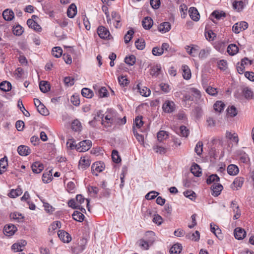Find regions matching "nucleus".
<instances>
[{
    "label": "nucleus",
    "mask_w": 254,
    "mask_h": 254,
    "mask_svg": "<svg viewBox=\"0 0 254 254\" xmlns=\"http://www.w3.org/2000/svg\"><path fill=\"white\" fill-rule=\"evenodd\" d=\"M86 242L85 239L81 238L73 243L71 247L72 252L75 254H78L82 252L85 248Z\"/></svg>",
    "instance_id": "obj_1"
},
{
    "label": "nucleus",
    "mask_w": 254,
    "mask_h": 254,
    "mask_svg": "<svg viewBox=\"0 0 254 254\" xmlns=\"http://www.w3.org/2000/svg\"><path fill=\"white\" fill-rule=\"evenodd\" d=\"M98 118L102 119V124L107 127H111L114 122V119L110 115H107L103 119V115L100 111L97 112V117H94V120H97Z\"/></svg>",
    "instance_id": "obj_2"
},
{
    "label": "nucleus",
    "mask_w": 254,
    "mask_h": 254,
    "mask_svg": "<svg viewBox=\"0 0 254 254\" xmlns=\"http://www.w3.org/2000/svg\"><path fill=\"white\" fill-rule=\"evenodd\" d=\"M92 142L89 140H85L80 141L78 145H76V150L79 152H85L91 147Z\"/></svg>",
    "instance_id": "obj_3"
},
{
    "label": "nucleus",
    "mask_w": 254,
    "mask_h": 254,
    "mask_svg": "<svg viewBox=\"0 0 254 254\" xmlns=\"http://www.w3.org/2000/svg\"><path fill=\"white\" fill-rule=\"evenodd\" d=\"M248 27V23L246 21H241L235 23L232 27L233 31L236 33L238 34L241 31H244L247 29Z\"/></svg>",
    "instance_id": "obj_4"
},
{
    "label": "nucleus",
    "mask_w": 254,
    "mask_h": 254,
    "mask_svg": "<svg viewBox=\"0 0 254 254\" xmlns=\"http://www.w3.org/2000/svg\"><path fill=\"white\" fill-rule=\"evenodd\" d=\"M105 168V165L103 162H96L93 164L91 167L92 172L93 175H98V173L101 172Z\"/></svg>",
    "instance_id": "obj_5"
},
{
    "label": "nucleus",
    "mask_w": 254,
    "mask_h": 254,
    "mask_svg": "<svg viewBox=\"0 0 254 254\" xmlns=\"http://www.w3.org/2000/svg\"><path fill=\"white\" fill-rule=\"evenodd\" d=\"M162 109L165 113H172L175 111V104L173 101L166 100L163 104Z\"/></svg>",
    "instance_id": "obj_6"
},
{
    "label": "nucleus",
    "mask_w": 254,
    "mask_h": 254,
    "mask_svg": "<svg viewBox=\"0 0 254 254\" xmlns=\"http://www.w3.org/2000/svg\"><path fill=\"white\" fill-rule=\"evenodd\" d=\"M58 235L60 239L64 243H68L71 241L70 235L64 230H59L58 233Z\"/></svg>",
    "instance_id": "obj_7"
},
{
    "label": "nucleus",
    "mask_w": 254,
    "mask_h": 254,
    "mask_svg": "<svg viewBox=\"0 0 254 254\" xmlns=\"http://www.w3.org/2000/svg\"><path fill=\"white\" fill-rule=\"evenodd\" d=\"M223 186L218 183H214L211 187V194L216 197L218 196L223 190Z\"/></svg>",
    "instance_id": "obj_8"
},
{
    "label": "nucleus",
    "mask_w": 254,
    "mask_h": 254,
    "mask_svg": "<svg viewBox=\"0 0 254 254\" xmlns=\"http://www.w3.org/2000/svg\"><path fill=\"white\" fill-rule=\"evenodd\" d=\"M99 36L102 39H106L110 36L109 30L103 26H99L97 29Z\"/></svg>",
    "instance_id": "obj_9"
},
{
    "label": "nucleus",
    "mask_w": 254,
    "mask_h": 254,
    "mask_svg": "<svg viewBox=\"0 0 254 254\" xmlns=\"http://www.w3.org/2000/svg\"><path fill=\"white\" fill-rule=\"evenodd\" d=\"M234 234L235 238L238 240H242L246 236L245 230L240 227H237L235 229Z\"/></svg>",
    "instance_id": "obj_10"
},
{
    "label": "nucleus",
    "mask_w": 254,
    "mask_h": 254,
    "mask_svg": "<svg viewBox=\"0 0 254 254\" xmlns=\"http://www.w3.org/2000/svg\"><path fill=\"white\" fill-rule=\"evenodd\" d=\"M26 244L27 242L26 241L22 240L20 242L13 244L11 246V249L16 252H21Z\"/></svg>",
    "instance_id": "obj_11"
},
{
    "label": "nucleus",
    "mask_w": 254,
    "mask_h": 254,
    "mask_svg": "<svg viewBox=\"0 0 254 254\" xmlns=\"http://www.w3.org/2000/svg\"><path fill=\"white\" fill-rule=\"evenodd\" d=\"M17 228L14 225H8L4 228V233L7 236H12L16 231Z\"/></svg>",
    "instance_id": "obj_12"
},
{
    "label": "nucleus",
    "mask_w": 254,
    "mask_h": 254,
    "mask_svg": "<svg viewBox=\"0 0 254 254\" xmlns=\"http://www.w3.org/2000/svg\"><path fill=\"white\" fill-rule=\"evenodd\" d=\"M17 152L20 155L26 156L31 153V149L27 146L20 145L17 148Z\"/></svg>",
    "instance_id": "obj_13"
},
{
    "label": "nucleus",
    "mask_w": 254,
    "mask_h": 254,
    "mask_svg": "<svg viewBox=\"0 0 254 254\" xmlns=\"http://www.w3.org/2000/svg\"><path fill=\"white\" fill-rule=\"evenodd\" d=\"M90 165V161L88 157H81L79 162V167L82 170L87 168Z\"/></svg>",
    "instance_id": "obj_14"
},
{
    "label": "nucleus",
    "mask_w": 254,
    "mask_h": 254,
    "mask_svg": "<svg viewBox=\"0 0 254 254\" xmlns=\"http://www.w3.org/2000/svg\"><path fill=\"white\" fill-rule=\"evenodd\" d=\"M245 60H247L249 61L250 65H251L253 64V61L249 60L247 58H244V59H242L241 63L240 64L238 63L237 66V71L240 74H243L245 69V67L244 65V62H245Z\"/></svg>",
    "instance_id": "obj_15"
},
{
    "label": "nucleus",
    "mask_w": 254,
    "mask_h": 254,
    "mask_svg": "<svg viewBox=\"0 0 254 254\" xmlns=\"http://www.w3.org/2000/svg\"><path fill=\"white\" fill-rule=\"evenodd\" d=\"M153 24V21L150 17H145L142 21L143 27L146 30L150 29Z\"/></svg>",
    "instance_id": "obj_16"
},
{
    "label": "nucleus",
    "mask_w": 254,
    "mask_h": 254,
    "mask_svg": "<svg viewBox=\"0 0 254 254\" xmlns=\"http://www.w3.org/2000/svg\"><path fill=\"white\" fill-rule=\"evenodd\" d=\"M171 28V25L169 22H164L159 25L158 30L162 33H165L170 31Z\"/></svg>",
    "instance_id": "obj_17"
},
{
    "label": "nucleus",
    "mask_w": 254,
    "mask_h": 254,
    "mask_svg": "<svg viewBox=\"0 0 254 254\" xmlns=\"http://www.w3.org/2000/svg\"><path fill=\"white\" fill-rule=\"evenodd\" d=\"M31 169L33 173L39 174L44 169V166L42 163L39 162H36L32 165Z\"/></svg>",
    "instance_id": "obj_18"
},
{
    "label": "nucleus",
    "mask_w": 254,
    "mask_h": 254,
    "mask_svg": "<svg viewBox=\"0 0 254 254\" xmlns=\"http://www.w3.org/2000/svg\"><path fill=\"white\" fill-rule=\"evenodd\" d=\"M2 16L4 20L6 21H11L13 19L14 14L12 10L6 9L3 11Z\"/></svg>",
    "instance_id": "obj_19"
},
{
    "label": "nucleus",
    "mask_w": 254,
    "mask_h": 254,
    "mask_svg": "<svg viewBox=\"0 0 254 254\" xmlns=\"http://www.w3.org/2000/svg\"><path fill=\"white\" fill-rule=\"evenodd\" d=\"M189 14L190 17L195 21H197L199 19V14L195 7H190L189 10Z\"/></svg>",
    "instance_id": "obj_20"
},
{
    "label": "nucleus",
    "mask_w": 254,
    "mask_h": 254,
    "mask_svg": "<svg viewBox=\"0 0 254 254\" xmlns=\"http://www.w3.org/2000/svg\"><path fill=\"white\" fill-rule=\"evenodd\" d=\"M27 24L29 27L34 29L36 31L39 32L41 30V27L37 22L35 21V20L28 19L27 21Z\"/></svg>",
    "instance_id": "obj_21"
},
{
    "label": "nucleus",
    "mask_w": 254,
    "mask_h": 254,
    "mask_svg": "<svg viewBox=\"0 0 254 254\" xmlns=\"http://www.w3.org/2000/svg\"><path fill=\"white\" fill-rule=\"evenodd\" d=\"M239 168L234 164H230L227 167V172L231 176H235L239 173Z\"/></svg>",
    "instance_id": "obj_22"
},
{
    "label": "nucleus",
    "mask_w": 254,
    "mask_h": 254,
    "mask_svg": "<svg viewBox=\"0 0 254 254\" xmlns=\"http://www.w3.org/2000/svg\"><path fill=\"white\" fill-rule=\"evenodd\" d=\"M161 70V66L160 64H156L151 67L150 69V74L155 77H157L159 75Z\"/></svg>",
    "instance_id": "obj_23"
},
{
    "label": "nucleus",
    "mask_w": 254,
    "mask_h": 254,
    "mask_svg": "<svg viewBox=\"0 0 254 254\" xmlns=\"http://www.w3.org/2000/svg\"><path fill=\"white\" fill-rule=\"evenodd\" d=\"M77 13V8L74 3L70 5L67 10V15L69 18H73Z\"/></svg>",
    "instance_id": "obj_24"
},
{
    "label": "nucleus",
    "mask_w": 254,
    "mask_h": 254,
    "mask_svg": "<svg viewBox=\"0 0 254 254\" xmlns=\"http://www.w3.org/2000/svg\"><path fill=\"white\" fill-rule=\"evenodd\" d=\"M190 171L196 177H199L202 174L199 166L196 163L191 166Z\"/></svg>",
    "instance_id": "obj_25"
},
{
    "label": "nucleus",
    "mask_w": 254,
    "mask_h": 254,
    "mask_svg": "<svg viewBox=\"0 0 254 254\" xmlns=\"http://www.w3.org/2000/svg\"><path fill=\"white\" fill-rule=\"evenodd\" d=\"M182 68L183 71V76L184 78L186 80L190 79L191 78V74L189 66L188 65H184L182 66Z\"/></svg>",
    "instance_id": "obj_26"
},
{
    "label": "nucleus",
    "mask_w": 254,
    "mask_h": 254,
    "mask_svg": "<svg viewBox=\"0 0 254 254\" xmlns=\"http://www.w3.org/2000/svg\"><path fill=\"white\" fill-rule=\"evenodd\" d=\"M39 88L41 92L46 93L50 90V86L47 81H41L39 83Z\"/></svg>",
    "instance_id": "obj_27"
},
{
    "label": "nucleus",
    "mask_w": 254,
    "mask_h": 254,
    "mask_svg": "<svg viewBox=\"0 0 254 254\" xmlns=\"http://www.w3.org/2000/svg\"><path fill=\"white\" fill-rule=\"evenodd\" d=\"M243 94L247 99H251L254 97L253 92L250 88L247 87L243 88Z\"/></svg>",
    "instance_id": "obj_28"
},
{
    "label": "nucleus",
    "mask_w": 254,
    "mask_h": 254,
    "mask_svg": "<svg viewBox=\"0 0 254 254\" xmlns=\"http://www.w3.org/2000/svg\"><path fill=\"white\" fill-rule=\"evenodd\" d=\"M226 137L236 144L239 142L238 136L235 133H232L229 131H227L226 132Z\"/></svg>",
    "instance_id": "obj_29"
},
{
    "label": "nucleus",
    "mask_w": 254,
    "mask_h": 254,
    "mask_svg": "<svg viewBox=\"0 0 254 254\" xmlns=\"http://www.w3.org/2000/svg\"><path fill=\"white\" fill-rule=\"evenodd\" d=\"M182 250V246L181 244H176L174 245L170 249V253L171 254H177L180 253Z\"/></svg>",
    "instance_id": "obj_30"
},
{
    "label": "nucleus",
    "mask_w": 254,
    "mask_h": 254,
    "mask_svg": "<svg viewBox=\"0 0 254 254\" xmlns=\"http://www.w3.org/2000/svg\"><path fill=\"white\" fill-rule=\"evenodd\" d=\"M73 219L78 222H82L84 219V215L81 212L74 211L72 214Z\"/></svg>",
    "instance_id": "obj_31"
},
{
    "label": "nucleus",
    "mask_w": 254,
    "mask_h": 254,
    "mask_svg": "<svg viewBox=\"0 0 254 254\" xmlns=\"http://www.w3.org/2000/svg\"><path fill=\"white\" fill-rule=\"evenodd\" d=\"M225 105L221 101H217L213 106L214 109L216 112H221L223 111L225 108Z\"/></svg>",
    "instance_id": "obj_32"
},
{
    "label": "nucleus",
    "mask_w": 254,
    "mask_h": 254,
    "mask_svg": "<svg viewBox=\"0 0 254 254\" xmlns=\"http://www.w3.org/2000/svg\"><path fill=\"white\" fill-rule=\"evenodd\" d=\"M0 89L4 92L8 91L11 89V84L8 81H2L0 83Z\"/></svg>",
    "instance_id": "obj_33"
},
{
    "label": "nucleus",
    "mask_w": 254,
    "mask_h": 254,
    "mask_svg": "<svg viewBox=\"0 0 254 254\" xmlns=\"http://www.w3.org/2000/svg\"><path fill=\"white\" fill-rule=\"evenodd\" d=\"M238 52V47L235 44H230L227 48L228 53L232 56L236 54Z\"/></svg>",
    "instance_id": "obj_34"
},
{
    "label": "nucleus",
    "mask_w": 254,
    "mask_h": 254,
    "mask_svg": "<svg viewBox=\"0 0 254 254\" xmlns=\"http://www.w3.org/2000/svg\"><path fill=\"white\" fill-rule=\"evenodd\" d=\"M52 170H50L48 172L44 173L43 174L42 180L44 183H48L52 181Z\"/></svg>",
    "instance_id": "obj_35"
},
{
    "label": "nucleus",
    "mask_w": 254,
    "mask_h": 254,
    "mask_svg": "<svg viewBox=\"0 0 254 254\" xmlns=\"http://www.w3.org/2000/svg\"><path fill=\"white\" fill-rule=\"evenodd\" d=\"M61 227V223L59 221H54L52 224H51L49 228V231L51 232V234H52V233H54V231L57 229L58 228H60Z\"/></svg>",
    "instance_id": "obj_36"
},
{
    "label": "nucleus",
    "mask_w": 254,
    "mask_h": 254,
    "mask_svg": "<svg viewBox=\"0 0 254 254\" xmlns=\"http://www.w3.org/2000/svg\"><path fill=\"white\" fill-rule=\"evenodd\" d=\"M212 16L214 17L217 20L221 19L226 17V13L222 11H219L218 10H214L211 15Z\"/></svg>",
    "instance_id": "obj_37"
},
{
    "label": "nucleus",
    "mask_w": 254,
    "mask_h": 254,
    "mask_svg": "<svg viewBox=\"0 0 254 254\" xmlns=\"http://www.w3.org/2000/svg\"><path fill=\"white\" fill-rule=\"evenodd\" d=\"M22 193V190L20 188L15 190H11L8 194V196L11 198H15L20 195Z\"/></svg>",
    "instance_id": "obj_38"
},
{
    "label": "nucleus",
    "mask_w": 254,
    "mask_h": 254,
    "mask_svg": "<svg viewBox=\"0 0 254 254\" xmlns=\"http://www.w3.org/2000/svg\"><path fill=\"white\" fill-rule=\"evenodd\" d=\"M157 137L158 141L161 142L168 137V134L166 131L161 130L157 133Z\"/></svg>",
    "instance_id": "obj_39"
},
{
    "label": "nucleus",
    "mask_w": 254,
    "mask_h": 254,
    "mask_svg": "<svg viewBox=\"0 0 254 254\" xmlns=\"http://www.w3.org/2000/svg\"><path fill=\"white\" fill-rule=\"evenodd\" d=\"M81 94L83 97L91 98L93 95L92 91L87 88H84L81 90Z\"/></svg>",
    "instance_id": "obj_40"
},
{
    "label": "nucleus",
    "mask_w": 254,
    "mask_h": 254,
    "mask_svg": "<svg viewBox=\"0 0 254 254\" xmlns=\"http://www.w3.org/2000/svg\"><path fill=\"white\" fill-rule=\"evenodd\" d=\"M63 50L60 47H55L52 51V55L56 58H60L62 55Z\"/></svg>",
    "instance_id": "obj_41"
},
{
    "label": "nucleus",
    "mask_w": 254,
    "mask_h": 254,
    "mask_svg": "<svg viewBox=\"0 0 254 254\" xmlns=\"http://www.w3.org/2000/svg\"><path fill=\"white\" fill-rule=\"evenodd\" d=\"M71 128L74 131H79L82 128L81 124L78 120H74L71 124Z\"/></svg>",
    "instance_id": "obj_42"
},
{
    "label": "nucleus",
    "mask_w": 254,
    "mask_h": 254,
    "mask_svg": "<svg viewBox=\"0 0 254 254\" xmlns=\"http://www.w3.org/2000/svg\"><path fill=\"white\" fill-rule=\"evenodd\" d=\"M219 177L216 174L210 175L207 179L206 183L207 184H211L213 183H218L219 181Z\"/></svg>",
    "instance_id": "obj_43"
},
{
    "label": "nucleus",
    "mask_w": 254,
    "mask_h": 254,
    "mask_svg": "<svg viewBox=\"0 0 254 254\" xmlns=\"http://www.w3.org/2000/svg\"><path fill=\"white\" fill-rule=\"evenodd\" d=\"M136 62V58L134 55H130L126 57L125 62L129 65H133Z\"/></svg>",
    "instance_id": "obj_44"
},
{
    "label": "nucleus",
    "mask_w": 254,
    "mask_h": 254,
    "mask_svg": "<svg viewBox=\"0 0 254 254\" xmlns=\"http://www.w3.org/2000/svg\"><path fill=\"white\" fill-rule=\"evenodd\" d=\"M180 133L179 134L182 137H187L189 134V130L184 126L180 127L179 129Z\"/></svg>",
    "instance_id": "obj_45"
},
{
    "label": "nucleus",
    "mask_w": 254,
    "mask_h": 254,
    "mask_svg": "<svg viewBox=\"0 0 254 254\" xmlns=\"http://www.w3.org/2000/svg\"><path fill=\"white\" fill-rule=\"evenodd\" d=\"M137 86L139 93L142 96L144 97H148L150 95V90L149 89L146 87H143L142 89H141L138 85H137Z\"/></svg>",
    "instance_id": "obj_46"
},
{
    "label": "nucleus",
    "mask_w": 254,
    "mask_h": 254,
    "mask_svg": "<svg viewBox=\"0 0 254 254\" xmlns=\"http://www.w3.org/2000/svg\"><path fill=\"white\" fill-rule=\"evenodd\" d=\"M210 50L209 49H202L200 51L198 57L201 59H204L206 58L209 55Z\"/></svg>",
    "instance_id": "obj_47"
},
{
    "label": "nucleus",
    "mask_w": 254,
    "mask_h": 254,
    "mask_svg": "<svg viewBox=\"0 0 254 254\" xmlns=\"http://www.w3.org/2000/svg\"><path fill=\"white\" fill-rule=\"evenodd\" d=\"M244 182V179L243 178H237L234 180L233 184L237 189H238V188H241L242 187Z\"/></svg>",
    "instance_id": "obj_48"
},
{
    "label": "nucleus",
    "mask_w": 254,
    "mask_h": 254,
    "mask_svg": "<svg viewBox=\"0 0 254 254\" xmlns=\"http://www.w3.org/2000/svg\"><path fill=\"white\" fill-rule=\"evenodd\" d=\"M244 6V3L242 1H235L233 3V7L234 9L238 11H241Z\"/></svg>",
    "instance_id": "obj_49"
},
{
    "label": "nucleus",
    "mask_w": 254,
    "mask_h": 254,
    "mask_svg": "<svg viewBox=\"0 0 254 254\" xmlns=\"http://www.w3.org/2000/svg\"><path fill=\"white\" fill-rule=\"evenodd\" d=\"M134 34V31L132 29L129 30L127 33L124 36L125 42L127 44L132 39V35Z\"/></svg>",
    "instance_id": "obj_50"
},
{
    "label": "nucleus",
    "mask_w": 254,
    "mask_h": 254,
    "mask_svg": "<svg viewBox=\"0 0 254 254\" xmlns=\"http://www.w3.org/2000/svg\"><path fill=\"white\" fill-rule=\"evenodd\" d=\"M112 157L113 161L116 163H118L121 161V159L119 155V153L116 150H113L112 153Z\"/></svg>",
    "instance_id": "obj_51"
},
{
    "label": "nucleus",
    "mask_w": 254,
    "mask_h": 254,
    "mask_svg": "<svg viewBox=\"0 0 254 254\" xmlns=\"http://www.w3.org/2000/svg\"><path fill=\"white\" fill-rule=\"evenodd\" d=\"M135 46L136 48L140 50H143L145 48V41L143 39H138L135 42Z\"/></svg>",
    "instance_id": "obj_52"
},
{
    "label": "nucleus",
    "mask_w": 254,
    "mask_h": 254,
    "mask_svg": "<svg viewBox=\"0 0 254 254\" xmlns=\"http://www.w3.org/2000/svg\"><path fill=\"white\" fill-rule=\"evenodd\" d=\"M18 107L25 116L29 117L30 116L29 112L25 110L21 101L19 100L18 101Z\"/></svg>",
    "instance_id": "obj_53"
},
{
    "label": "nucleus",
    "mask_w": 254,
    "mask_h": 254,
    "mask_svg": "<svg viewBox=\"0 0 254 254\" xmlns=\"http://www.w3.org/2000/svg\"><path fill=\"white\" fill-rule=\"evenodd\" d=\"M227 110L231 117H234L237 115V109L234 106L228 107Z\"/></svg>",
    "instance_id": "obj_54"
},
{
    "label": "nucleus",
    "mask_w": 254,
    "mask_h": 254,
    "mask_svg": "<svg viewBox=\"0 0 254 254\" xmlns=\"http://www.w3.org/2000/svg\"><path fill=\"white\" fill-rule=\"evenodd\" d=\"M194 150L198 155L201 154L203 151V143L201 141H198L197 143Z\"/></svg>",
    "instance_id": "obj_55"
},
{
    "label": "nucleus",
    "mask_w": 254,
    "mask_h": 254,
    "mask_svg": "<svg viewBox=\"0 0 254 254\" xmlns=\"http://www.w3.org/2000/svg\"><path fill=\"white\" fill-rule=\"evenodd\" d=\"M23 32V30L22 29V27L19 25H17L13 28V33L14 35L20 36Z\"/></svg>",
    "instance_id": "obj_56"
},
{
    "label": "nucleus",
    "mask_w": 254,
    "mask_h": 254,
    "mask_svg": "<svg viewBox=\"0 0 254 254\" xmlns=\"http://www.w3.org/2000/svg\"><path fill=\"white\" fill-rule=\"evenodd\" d=\"M118 81L119 84L123 86H127L129 83L128 79L124 76H119L118 77Z\"/></svg>",
    "instance_id": "obj_57"
},
{
    "label": "nucleus",
    "mask_w": 254,
    "mask_h": 254,
    "mask_svg": "<svg viewBox=\"0 0 254 254\" xmlns=\"http://www.w3.org/2000/svg\"><path fill=\"white\" fill-rule=\"evenodd\" d=\"M205 91L207 92V93H208V94H209L210 95H211V96H215L218 93L217 88H213L211 86L208 87L206 89Z\"/></svg>",
    "instance_id": "obj_58"
},
{
    "label": "nucleus",
    "mask_w": 254,
    "mask_h": 254,
    "mask_svg": "<svg viewBox=\"0 0 254 254\" xmlns=\"http://www.w3.org/2000/svg\"><path fill=\"white\" fill-rule=\"evenodd\" d=\"M8 166L7 158L6 156L0 159V168L6 169Z\"/></svg>",
    "instance_id": "obj_59"
},
{
    "label": "nucleus",
    "mask_w": 254,
    "mask_h": 254,
    "mask_svg": "<svg viewBox=\"0 0 254 254\" xmlns=\"http://www.w3.org/2000/svg\"><path fill=\"white\" fill-rule=\"evenodd\" d=\"M37 110L38 111L39 113L42 115L46 116L49 114L48 110L43 104H42L39 107H38L37 108Z\"/></svg>",
    "instance_id": "obj_60"
},
{
    "label": "nucleus",
    "mask_w": 254,
    "mask_h": 254,
    "mask_svg": "<svg viewBox=\"0 0 254 254\" xmlns=\"http://www.w3.org/2000/svg\"><path fill=\"white\" fill-rule=\"evenodd\" d=\"M159 194V193L155 191H152L148 193H147L145 195V198L148 200H151L154 199Z\"/></svg>",
    "instance_id": "obj_61"
},
{
    "label": "nucleus",
    "mask_w": 254,
    "mask_h": 254,
    "mask_svg": "<svg viewBox=\"0 0 254 254\" xmlns=\"http://www.w3.org/2000/svg\"><path fill=\"white\" fill-rule=\"evenodd\" d=\"M153 148L156 153L160 154H165L166 152V149L162 146L155 145Z\"/></svg>",
    "instance_id": "obj_62"
},
{
    "label": "nucleus",
    "mask_w": 254,
    "mask_h": 254,
    "mask_svg": "<svg viewBox=\"0 0 254 254\" xmlns=\"http://www.w3.org/2000/svg\"><path fill=\"white\" fill-rule=\"evenodd\" d=\"M64 82L66 85L70 86L74 84V79L72 77H65L64 79Z\"/></svg>",
    "instance_id": "obj_63"
},
{
    "label": "nucleus",
    "mask_w": 254,
    "mask_h": 254,
    "mask_svg": "<svg viewBox=\"0 0 254 254\" xmlns=\"http://www.w3.org/2000/svg\"><path fill=\"white\" fill-rule=\"evenodd\" d=\"M152 54L155 56H160L163 54L161 48L158 47H154L152 49Z\"/></svg>",
    "instance_id": "obj_64"
}]
</instances>
